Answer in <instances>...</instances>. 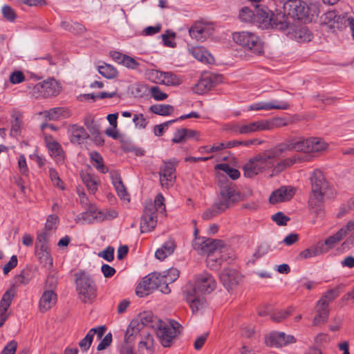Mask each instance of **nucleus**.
I'll list each match as a JSON object with an SVG mask.
<instances>
[{
    "label": "nucleus",
    "mask_w": 354,
    "mask_h": 354,
    "mask_svg": "<svg viewBox=\"0 0 354 354\" xmlns=\"http://www.w3.org/2000/svg\"><path fill=\"white\" fill-rule=\"evenodd\" d=\"M216 287L215 279L207 272L196 275L194 284L189 283L186 286L184 294L193 313L201 309L205 304V299L200 294L210 293Z\"/></svg>",
    "instance_id": "1"
},
{
    "label": "nucleus",
    "mask_w": 354,
    "mask_h": 354,
    "mask_svg": "<svg viewBox=\"0 0 354 354\" xmlns=\"http://www.w3.org/2000/svg\"><path fill=\"white\" fill-rule=\"evenodd\" d=\"M251 194V191L248 194L240 192L232 183L222 184L220 186L219 198L216 202V207L225 211Z\"/></svg>",
    "instance_id": "2"
},
{
    "label": "nucleus",
    "mask_w": 354,
    "mask_h": 354,
    "mask_svg": "<svg viewBox=\"0 0 354 354\" xmlns=\"http://www.w3.org/2000/svg\"><path fill=\"white\" fill-rule=\"evenodd\" d=\"M274 167V160L268 150L252 158L243 167L244 176L252 178Z\"/></svg>",
    "instance_id": "3"
},
{
    "label": "nucleus",
    "mask_w": 354,
    "mask_h": 354,
    "mask_svg": "<svg viewBox=\"0 0 354 354\" xmlns=\"http://www.w3.org/2000/svg\"><path fill=\"white\" fill-rule=\"evenodd\" d=\"M204 247L207 266L212 270L217 269L225 259L222 253L227 250L226 245L221 240L206 238Z\"/></svg>",
    "instance_id": "4"
},
{
    "label": "nucleus",
    "mask_w": 354,
    "mask_h": 354,
    "mask_svg": "<svg viewBox=\"0 0 354 354\" xmlns=\"http://www.w3.org/2000/svg\"><path fill=\"white\" fill-rule=\"evenodd\" d=\"M233 40L239 45L250 50L252 53L261 55L263 53V44L255 34L248 31L234 32Z\"/></svg>",
    "instance_id": "5"
},
{
    "label": "nucleus",
    "mask_w": 354,
    "mask_h": 354,
    "mask_svg": "<svg viewBox=\"0 0 354 354\" xmlns=\"http://www.w3.org/2000/svg\"><path fill=\"white\" fill-rule=\"evenodd\" d=\"M76 277V290L80 299L84 303L92 302L96 297L93 280L84 272L78 273Z\"/></svg>",
    "instance_id": "6"
},
{
    "label": "nucleus",
    "mask_w": 354,
    "mask_h": 354,
    "mask_svg": "<svg viewBox=\"0 0 354 354\" xmlns=\"http://www.w3.org/2000/svg\"><path fill=\"white\" fill-rule=\"evenodd\" d=\"M180 324L174 321L171 320L169 323L160 322L156 329V335L161 344L164 347H169L173 340L177 337L180 333Z\"/></svg>",
    "instance_id": "7"
},
{
    "label": "nucleus",
    "mask_w": 354,
    "mask_h": 354,
    "mask_svg": "<svg viewBox=\"0 0 354 354\" xmlns=\"http://www.w3.org/2000/svg\"><path fill=\"white\" fill-rule=\"evenodd\" d=\"M277 1L282 5L285 12L292 17L302 19L309 15L307 10H309L310 8H306L299 0H277ZM310 9L313 10L312 15H318V8L316 4L310 5Z\"/></svg>",
    "instance_id": "8"
},
{
    "label": "nucleus",
    "mask_w": 354,
    "mask_h": 354,
    "mask_svg": "<svg viewBox=\"0 0 354 354\" xmlns=\"http://www.w3.org/2000/svg\"><path fill=\"white\" fill-rule=\"evenodd\" d=\"M60 91L61 86L54 78H49L39 82L32 88V94L36 97L56 96Z\"/></svg>",
    "instance_id": "9"
},
{
    "label": "nucleus",
    "mask_w": 354,
    "mask_h": 354,
    "mask_svg": "<svg viewBox=\"0 0 354 354\" xmlns=\"http://www.w3.org/2000/svg\"><path fill=\"white\" fill-rule=\"evenodd\" d=\"M178 161L176 159H171L168 161H164L159 169L160 183L162 187L169 188L173 186L176 178V168Z\"/></svg>",
    "instance_id": "10"
},
{
    "label": "nucleus",
    "mask_w": 354,
    "mask_h": 354,
    "mask_svg": "<svg viewBox=\"0 0 354 354\" xmlns=\"http://www.w3.org/2000/svg\"><path fill=\"white\" fill-rule=\"evenodd\" d=\"M221 81L222 77L221 75L205 72L201 75L198 82L192 87V91L197 94H203L211 90Z\"/></svg>",
    "instance_id": "11"
},
{
    "label": "nucleus",
    "mask_w": 354,
    "mask_h": 354,
    "mask_svg": "<svg viewBox=\"0 0 354 354\" xmlns=\"http://www.w3.org/2000/svg\"><path fill=\"white\" fill-rule=\"evenodd\" d=\"M157 223L156 209L152 201L145 204L143 216L140 222V231L145 233L153 230Z\"/></svg>",
    "instance_id": "12"
},
{
    "label": "nucleus",
    "mask_w": 354,
    "mask_h": 354,
    "mask_svg": "<svg viewBox=\"0 0 354 354\" xmlns=\"http://www.w3.org/2000/svg\"><path fill=\"white\" fill-rule=\"evenodd\" d=\"M17 291V286L12 284L2 296L0 301V327L3 326L5 322L9 317L10 313L8 312V310L16 297Z\"/></svg>",
    "instance_id": "13"
},
{
    "label": "nucleus",
    "mask_w": 354,
    "mask_h": 354,
    "mask_svg": "<svg viewBox=\"0 0 354 354\" xmlns=\"http://www.w3.org/2000/svg\"><path fill=\"white\" fill-rule=\"evenodd\" d=\"M213 32V25L205 21L195 22L189 30L190 37L198 41L206 40Z\"/></svg>",
    "instance_id": "14"
},
{
    "label": "nucleus",
    "mask_w": 354,
    "mask_h": 354,
    "mask_svg": "<svg viewBox=\"0 0 354 354\" xmlns=\"http://www.w3.org/2000/svg\"><path fill=\"white\" fill-rule=\"evenodd\" d=\"M220 279L223 286L230 291L240 284L242 276L236 269L228 268L221 272Z\"/></svg>",
    "instance_id": "15"
},
{
    "label": "nucleus",
    "mask_w": 354,
    "mask_h": 354,
    "mask_svg": "<svg viewBox=\"0 0 354 354\" xmlns=\"http://www.w3.org/2000/svg\"><path fill=\"white\" fill-rule=\"evenodd\" d=\"M295 338L287 335L283 332H272L266 337V344L268 346L282 347L295 342Z\"/></svg>",
    "instance_id": "16"
},
{
    "label": "nucleus",
    "mask_w": 354,
    "mask_h": 354,
    "mask_svg": "<svg viewBox=\"0 0 354 354\" xmlns=\"http://www.w3.org/2000/svg\"><path fill=\"white\" fill-rule=\"evenodd\" d=\"M158 279L154 273H151L144 277L136 288V294L140 297L149 295L157 288L156 280Z\"/></svg>",
    "instance_id": "17"
},
{
    "label": "nucleus",
    "mask_w": 354,
    "mask_h": 354,
    "mask_svg": "<svg viewBox=\"0 0 354 354\" xmlns=\"http://www.w3.org/2000/svg\"><path fill=\"white\" fill-rule=\"evenodd\" d=\"M352 223H347L345 226L339 229L336 234L327 238L324 242H319L322 245L323 249L326 250V253L333 248L340 241H342L348 233L349 230L352 229Z\"/></svg>",
    "instance_id": "18"
},
{
    "label": "nucleus",
    "mask_w": 354,
    "mask_h": 354,
    "mask_svg": "<svg viewBox=\"0 0 354 354\" xmlns=\"http://www.w3.org/2000/svg\"><path fill=\"white\" fill-rule=\"evenodd\" d=\"M287 35L291 39L300 43L310 41L313 38L311 32L306 26H290Z\"/></svg>",
    "instance_id": "19"
},
{
    "label": "nucleus",
    "mask_w": 354,
    "mask_h": 354,
    "mask_svg": "<svg viewBox=\"0 0 354 354\" xmlns=\"http://www.w3.org/2000/svg\"><path fill=\"white\" fill-rule=\"evenodd\" d=\"M295 194V189L291 186H282L274 191L269 198L272 204L290 201Z\"/></svg>",
    "instance_id": "20"
},
{
    "label": "nucleus",
    "mask_w": 354,
    "mask_h": 354,
    "mask_svg": "<svg viewBox=\"0 0 354 354\" xmlns=\"http://www.w3.org/2000/svg\"><path fill=\"white\" fill-rule=\"evenodd\" d=\"M256 17L254 23L261 28H270L272 26V12L267 8H261L260 6H254Z\"/></svg>",
    "instance_id": "21"
},
{
    "label": "nucleus",
    "mask_w": 354,
    "mask_h": 354,
    "mask_svg": "<svg viewBox=\"0 0 354 354\" xmlns=\"http://www.w3.org/2000/svg\"><path fill=\"white\" fill-rule=\"evenodd\" d=\"M232 130L235 133L239 134H250L256 131H264V120H259L244 124H236L232 127Z\"/></svg>",
    "instance_id": "22"
},
{
    "label": "nucleus",
    "mask_w": 354,
    "mask_h": 354,
    "mask_svg": "<svg viewBox=\"0 0 354 354\" xmlns=\"http://www.w3.org/2000/svg\"><path fill=\"white\" fill-rule=\"evenodd\" d=\"M105 331L106 327L104 326L91 328L86 336L79 342L80 349L84 352L87 351L92 344L94 335H96L97 337L100 339Z\"/></svg>",
    "instance_id": "23"
},
{
    "label": "nucleus",
    "mask_w": 354,
    "mask_h": 354,
    "mask_svg": "<svg viewBox=\"0 0 354 354\" xmlns=\"http://www.w3.org/2000/svg\"><path fill=\"white\" fill-rule=\"evenodd\" d=\"M326 191L311 190L308 198V206L314 212L318 213L322 210L324 196Z\"/></svg>",
    "instance_id": "24"
},
{
    "label": "nucleus",
    "mask_w": 354,
    "mask_h": 354,
    "mask_svg": "<svg viewBox=\"0 0 354 354\" xmlns=\"http://www.w3.org/2000/svg\"><path fill=\"white\" fill-rule=\"evenodd\" d=\"M57 299V295L53 290H46L39 300V307L40 310L41 312H46L50 310L56 304Z\"/></svg>",
    "instance_id": "25"
},
{
    "label": "nucleus",
    "mask_w": 354,
    "mask_h": 354,
    "mask_svg": "<svg viewBox=\"0 0 354 354\" xmlns=\"http://www.w3.org/2000/svg\"><path fill=\"white\" fill-rule=\"evenodd\" d=\"M68 132L70 135L71 141L73 143L80 144L89 137V135L86 131L85 129L77 124H72L69 126Z\"/></svg>",
    "instance_id": "26"
},
{
    "label": "nucleus",
    "mask_w": 354,
    "mask_h": 354,
    "mask_svg": "<svg viewBox=\"0 0 354 354\" xmlns=\"http://www.w3.org/2000/svg\"><path fill=\"white\" fill-rule=\"evenodd\" d=\"M311 190L326 191L328 183L322 171L315 169L311 174L310 178Z\"/></svg>",
    "instance_id": "27"
},
{
    "label": "nucleus",
    "mask_w": 354,
    "mask_h": 354,
    "mask_svg": "<svg viewBox=\"0 0 354 354\" xmlns=\"http://www.w3.org/2000/svg\"><path fill=\"white\" fill-rule=\"evenodd\" d=\"M188 50L189 54L202 63L212 64L214 62L213 56L202 46L192 47Z\"/></svg>",
    "instance_id": "28"
},
{
    "label": "nucleus",
    "mask_w": 354,
    "mask_h": 354,
    "mask_svg": "<svg viewBox=\"0 0 354 354\" xmlns=\"http://www.w3.org/2000/svg\"><path fill=\"white\" fill-rule=\"evenodd\" d=\"M289 108V104L286 102H281L280 103L277 104L274 102H260L257 103H254L251 104L249 107V110L250 111H259V110H271L273 109H281L286 110Z\"/></svg>",
    "instance_id": "29"
},
{
    "label": "nucleus",
    "mask_w": 354,
    "mask_h": 354,
    "mask_svg": "<svg viewBox=\"0 0 354 354\" xmlns=\"http://www.w3.org/2000/svg\"><path fill=\"white\" fill-rule=\"evenodd\" d=\"M293 150H295V139H290L279 144L275 147L270 149L268 151L274 160L283 153Z\"/></svg>",
    "instance_id": "30"
},
{
    "label": "nucleus",
    "mask_w": 354,
    "mask_h": 354,
    "mask_svg": "<svg viewBox=\"0 0 354 354\" xmlns=\"http://www.w3.org/2000/svg\"><path fill=\"white\" fill-rule=\"evenodd\" d=\"M110 176L112 180V183L118 193V195L121 199L127 200L129 201V196L122 181L120 174L117 171H111L110 173Z\"/></svg>",
    "instance_id": "31"
},
{
    "label": "nucleus",
    "mask_w": 354,
    "mask_h": 354,
    "mask_svg": "<svg viewBox=\"0 0 354 354\" xmlns=\"http://www.w3.org/2000/svg\"><path fill=\"white\" fill-rule=\"evenodd\" d=\"M157 77L162 84L167 86H178L183 81L171 72H157Z\"/></svg>",
    "instance_id": "32"
},
{
    "label": "nucleus",
    "mask_w": 354,
    "mask_h": 354,
    "mask_svg": "<svg viewBox=\"0 0 354 354\" xmlns=\"http://www.w3.org/2000/svg\"><path fill=\"white\" fill-rule=\"evenodd\" d=\"M176 247V245L173 240H168L156 251V258L160 261L165 259L167 257L173 254Z\"/></svg>",
    "instance_id": "33"
},
{
    "label": "nucleus",
    "mask_w": 354,
    "mask_h": 354,
    "mask_svg": "<svg viewBox=\"0 0 354 354\" xmlns=\"http://www.w3.org/2000/svg\"><path fill=\"white\" fill-rule=\"evenodd\" d=\"M346 17L338 15L335 10L328 11L324 14L323 21L330 27L339 28V24H343Z\"/></svg>",
    "instance_id": "34"
},
{
    "label": "nucleus",
    "mask_w": 354,
    "mask_h": 354,
    "mask_svg": "<svg viewBox=\"0 0 354 354\" xmlns=\"http://www.w3.org/2000/svg\"><path fill=\"white\" fill-rule=\"evenodd\" d=\"M344 287L345 285L344 283H339L334 288L326 292L317 302L319 303V305L323 304L328 307L329 303L339 296L341 290L344 289Z\"/></svg>",
    "instance_id": "35"
},
{
    "label": "nucleus",
    "mask_w": 354,
    "mask_h": 354,
    "mask_svg": "<svg viewBox=\"0 0 354 354\" xmlns=\"http://www.w3.org/2000/svg\"><path fill=\"white\" fill-rule=\"evenodd\" d=\"M286 13L288 14L287 12H285L283 10V12H279L274 15L272 12V26L270 28H277L279 30H285L287 29L288 30V28L290 26L288 25V23L286 22Z\"/></svg>",
    "instance_id": "36"
},
{
    "label": "nucleus",
    "mask_w": 354,
    "mask_h": 354,
    "mask_svg": "<svg viewBox=\"0 0 354 354\" xmlns=\"http://www.w3.org/2000/svg\"><path fill=\"white\" fill-rule=\"evenodd\" d=\"M44 117L47 118L50 120H57L61 117L67 118L69 116V111L62 107H57L51 109L48 111H45L41 113Z\"/></svg>",
    "instance_id": "37"
},
{
    "label": "nucleus",
    "mask_w": 354,
    "mask_h": 354,
    "mask_svg": "<svg viewBox=\"0 0 354 354\" xmlns=\"http://www.w3.org/2000/svg\"><path fill=\"white\" fill-rule=\"evenodd\" d=\"M326 253V250L323 249L322 244L318 242L316 245L304 250L299 254L301 259H309Z\"/></svg>",
    "instance_id": "38"
},
{
    "label": "nucleus",
    "mask_w": 354,
    "mask_h": 354,
    "mask_svg": "<svg viewBox=\"0 0 354 354\" xmlns=\"http://www.w3.org/2000/svg\"><path fill=\"white\" fill-rule=\"evenodd\" d=\"M317 315L314 317L313 324L317 326L326 322L328 317V308L326 305L320 304L317 302L316 306Z\"/></svg>",
    "instance_id": "39"
},
{
    "label": "nucleus",
    "mask_w": 354,
    "mask_h": 354,
    "mask_svg": "<svg viewBox=\"0 0 354 354\" xmlns=\"http://www.w3.org/2000/svg\"><path fill=\"white\" fill-rule=\"evenodd\" d=\"M89 156L91 162L96 169L102 174L108 172L109 170L107 167L104 164L103 158L98 152L94 151H91L90 152Z\"/></svg>",
    "instance_id": "40"
},
{
    "label": "nucleus",
    "mask_w": 354,
    "mask_h": 354,
    "mask_svg": "<svg viewBox=\"0 0 354 354\" xmlns=\"http://www.w3.org/2000/svg\"><path fill=\"white\" fill-rule=\"evenodd\" d=\"M328 144L320 138H310V153L322 152L327 150Z\"/></svg>",
    "instance_id": "41"
},
{
    "label": "nucleus",
    "mask_w": 354,
    "mask_h": 354,
    "mask_svg": "<svg viewBox=\"0 0 354 354\" xmlns=\"http://www.w3.org/2000/svg\"><path fill=\"white\" fill-rule=\"evenodd\" d=\"M63 29L71 32L75 35H82L86 32V28L77 22L63 21L61 24Z\"/></svg>",
    "instance_id": "42"
},
{
    "label": "nucleus",
    "mask_w": 354,
    "mask_h": 354,
    "mask_svg": "<svg viewBox=\"0 0 354 354\" xmlns=\"http://www.w3.org/2000/svg\"><path fill=\"white\" fill-rule=\"evenodd\" d=\"M149 109L153 113L163 116L169 115L174 111V106L169 104H153Z\"/></svg>",
    "instance_id": "43"
},
{
    "label": "nucleus",
    "mask_w": 354,
    "mask_h": 354,
    "mask_svg": "<svg viewBox=\"0 0 354 354\" xmlns=\"http://www.w3.org/2000/svg\"><path fill=\"white\" fill-rule=\"evenodd\" d=\"M98 211L94 207H91L88 210L78 215L76 218L77 222H80L82 220L86 223H92L93 221H98Z\"/></svg>",
    "instance_id": "44"
},
{
    "label": "nucleus",
    "mask_w": 354,
    "mask_h": 354,
    "mask_svg": "<svg viewBox=\"0 0 354 354\" xmlns=\"http://www.w3.org/2000/svg\"><path fill=\"white\" fill-rule=\"evenodd\" d=\"M302 161L303 159L299 156H295L290 158H288L278 162L274 166V170L277 172H280L286 169V168L292 166L295 163Z\"/></svg>",
    "instance_id": "45"
},
{
    "label": "nucleus",
    "mask_w": 354,
    "mask_h": 354,
    "mask_svg": "<svg viewBox=\"0 0 354 354\" xmlns=\"http://www.w3.org/2000/svg\"><path fill=\"white\" fill-rule=\"evenodd\" d=\"M47 147L50 152V155L57 159L58 162H62L64 160L63 151L60 145L56 141L48 142Z\"/></svg>",
    "instance_id": "46"
},
{
    "label": "nucleus",
    "mask_w": 354,
    "mask_h": 354,
    "mask_svg": "<svg viewBox=\"0 0 354 354\" xmlns=\"http://www.w3.org/2000/svg\"><path fill=\"white\" fill-rule=\"evenodd\" d=\"M256 17L255 9L249 7H243L239 12L241 21L246 23H254Z\"/></svg>",
    "instance_id": "47"
},
{
    "label": "nucleus",
    "mask_w": 354,
    "mask_h": 354,
    "mask_svg": "<svg viewBox=\"0 0 354 354\" xmlns=\"http://www.w3.org/2000/svg\"><path fill=\"white\" fill-rule=\"evenodd\" d=\"M158 279L156 280L157 283V290H159L161 292L168 294L170 292V289L168 286V277L160 273L154 272Z\"/></svg>",
    "instance_id": "48"
},
{
    "label": "nucleus",
    "mask_w": 354,
    "mask_h": 354,
    "mask_svg": "<svg viewBox=\"0 0 354 354\" xmlns=\"http://www.w3.org/2000/svg\"><path fill=\"white\" fill-rule=\"evenodd\" d=\"M198 232L197 229L194 230L195 239L192 242L193 248L201 255L205 254V241L206 238L205 237H197L196 235Z\"/></svg>",
    "instance_id": "49"
},
{
    "label": "nucleus",
    "mask_w": 354,
    "mask_h": 354,
    "mask_svg": "<svg viewBox=\"0 0 354 354\" xmlns=\"http://www.w3.org/2000/svg\"><path fill=\"white\" fill-rule=\"evenodd\" d=\"M288 124L284 118H276L271 120H264L265 130H270L287 126Z\"/></svg>",
    "instance_id": "50"
},
{
    "label": "nucleus",
    "mask_w": 354,
    "mask_h": 354,
    "mask_svg": "<svg viewBox=\"0 0 354 354\" xmlns=\"http://www.w3.org/2000/svg\"><path fill=\"white\" fill-rule=\"evenodd\" d=\"M82 179L88 189L94 194L97 189V182L95 178L89 174H83L82 175Z\"/></svg>",
    "instance_id": "51"
},
{
    "label": "nucleus",
    "mask_w": 354,
    "mask_h": 354,
    "mask_svg": "<svg viewBox=\"0 0 354 354\" xmlns=\"http://www.w3.org/2000/svg\"><path fill=\"white\" fill-rule=\"evenodd\" d=\"M98 72L107 79H112L117 76V70L110 64H105L98 67Z\"/></svg>",
    "instance_id": "52"
},
{
    "label": "nucleus",
    "mask_w": 354,
    "mask_h": 354,
    "mask_svg": "<svg viewBox=\"0 0 354 354\" xmlns=\"http://www.w3.org/2000/svg\"><path fill=\"white\" fill-rule=\"evenodd\" d=\"M154 339L151 335L147 333L139 343V348H145L151 354L153 352Z\"/></svg>",
    "instance_id": "53"
},
{
    "label": "nucleus",
    "mask_w": 354,
    "mask_h": 354,
    "mask_svg": "<svg viewBox=\"0 0 354 354\" xmlns=\"http://www.w3.org/2000/svg\"><path fill=\"white\" fill-rule=\"evenodd\" d=\"M295 151L304 153H310V138L299 140L295 139Z\"/></svg>",
    "instance_id": "54"
},
{
    "label": "nucleus",
    "mask_w": 354,
    "mask_h": 354,
    "mask_svg": "<svg viewBox=\"0 0 354 354\" xmlns=\"http://www.w3.org/2000/svg\"><path fill=\"white\" fill-rule=\"evenodd\" d=\"M216 168L223 171L233 180H236L240 176V172L237 169L231 167L227 164L223 163L217 165Z\"/></svg>",
    "instance_id": "55"
},
{
    "label": "nucleus",
    "mask_w": 354,
    "mask_h": 354,
    "mask_svg": "<svg viewBox=\"0 0 354 354\" xmlns=\"http://www.w3.org/2000/svg\"><path fill=\"white\" fill-rule=\"evenodd\" d=\"M194 134V131H187L186 129H180L176 131L171 140L174 143H180L185 140V138L188 135L193 136Z\"/></svg>",
    "instance_id": "56"
},
{
    "label": "nucleus",
    "mask_w": 354,
    "mask_h": 354,
    "mask_svg": "<svg viewBox=\"0 0 354 354\" xmlns=\"http://www.w3.org/2000/svg\"><path fill=\"white\" fill-rule=\"evenodd\" d=\"M291 313L292 312L289 309L276 310L271 315L270 318L274 322H281L287 319Z\"/></svg>",
    "instance_id": "57"
},
{
    "label": "nucleus",
    "mask_w": 354,
    "mask_h": 354,
    "mask_svg": "<svg viewBox=\"0 0 354 354\" xmlns=\"http://www.w3.org/2000/svg\"><path fill=\"white\" fill-rule=\"evenodd\" d=\"M149 92L151 97L156 101H162L165 100L168 95L161 91V89L157 86H153L149 88Z\"/></svg>",
    "instance_id": "58"
},
{
    "label": "nucleus",
    "mask_w": 354,
    "mask_h": 354,
    "mask_svg": "<svg viewBox=\"0 0 354 354\" xmlns=\"http://www.w3.org/2000/svg\"><path fill=\"white\" fill-rule=\"evenodd\" d=\"M118 216V212L115 210L98 211V221L111 220Z\"/></svg>",
    "instance_id": "59"
},
{
    "label": "nucleus",
    "mask_w": 354,
    "mask_h": 354,
    "mask_svg": "<svg viewBox=\"0 0 354 354\" xmlns=\"http://www.w3.org/2000/svg\"><path fill=\"white\" fill-rule=\"evenodd\" d=\"M22 124L21 119L19 116H16L12 121L10 135L12 136H17L21 131V127Z\"/></svg>",
    "instance_id": "60"
},
{
    "label": "nucleus",
    "mask_w": 354,
    "mask_h": 354,
    "mask_svg": "<svg viewBox=\"0 0 354 354\" xmlns=\"http://www.w3.org/2000/svg\"><path fill=\"white\" fill-rule=\"evenodd\" d=\"M49 176L50 178V180L52 183H53V185L61 189H64V185L63 182L59 178V175L57 172L53 168L49 169Z\"/></svg>",
    "instance_id": "61"
},
{
    "label": "nucleus",
    "mask_w": 354,
    "mask_h": 354,
    "mask_svg": "<svg viewBox=\"0 0 354 354\" xmlns=\"http://www.w3.org/2000/svg\"><path fill=\"white\" fill-rule=\"evenodd\" d=\"M223 210H220L217 207H216V203L214 204V205L207 209L202 216V218L205 220H210L214 216H217L218 214L223 212Z\"/></svg>",
    "instance_id": "62"
},
{
    "label": "nucleus",
    "mask_w": 354,
    "mask_h": 354,
    "mask_svg": "<svg viewBox=\"0 0 354 354\" xmlns=\"http://www.w3.org/2000/svg\"><path fill=\"white\" fill-rule=\"evenodd\" d=\"M133 122L136 127L139 129H145L147 125V122L142 113L135 114L133 115Z\"/></svg>",
    "instance_id": "63"
},
{
    "label": "nucleus",
    "mask_w": 354,
    "mask_h": 354,
    "mask_svg": "<svg viewBox=\"0 0 354 354\" xmlns=\"http://www.w3.org/2000/svg\"><path fill=\"white\" fill-rule=\"evenodd\" d=\"M98 256L110 262L114 258V248L109 246L105 250L101 251Z\"/></svg>",
    "instance_id": "64"
}]
</instances>
